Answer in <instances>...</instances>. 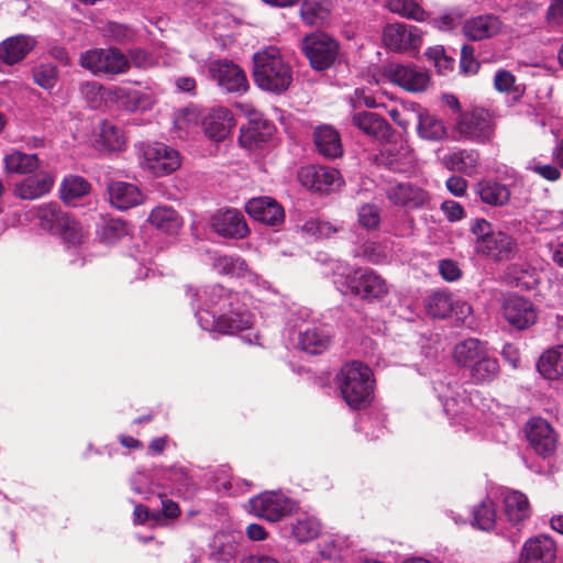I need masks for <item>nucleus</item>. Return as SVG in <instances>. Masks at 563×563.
Listing matches in <instances>:
<instances>
[{"label":"nucleus","instance_id":"obj_42","mask_svg":"<svg viewBox=\"0 0 563 563\" xmlns=\"http://www.w3.org/2000/svg\"><path fill=\"white\" fill-rule=\"evenodd\" d=\"M38 167L40 159L36 154L13 151L4 156V168L9 174H31Z\"/></svg>","mask_w":563,"mask_h":563},{"label":"nucleus","instance_id":"obj_10","mask_svg":"<svg viewBox=\"0 0 563 563\" xmlns=\"http://www.w3.org/2000/svg\"><path fill=\"white\" fill-rule=\"evenodd\" d=\"M140 155L142 168L157 177L172 174L180 167L178 151L163 143L142 144Z\"/></svg>","mask_w":563,"mask_h":563},{"label":"nucleus","instance_id":"obj_62","mask_svg":"<svg viewBox=\"0 0 563 563\" xmlns=\"http://www.w3.org/2000/svg\"><path fill=\"white\" fill-rule=\"evenodd\" d=\"M547 23L552 30H561L563 25V0H552L547 12Z\"/></svg>","mask_w":563,"mask_h":563},{"label":"nucleus","instance_id":"obj_54","mask_svg":"<svg viewBox=\"0 0 563 563\" xmlns=\"http://www.w3.org/2000/svg\"><path fill=\"white\" fill-rule=\"evenodd\" d=\"M357 256H362L365 261L378 265L389 260V251L387 246L380 243L368 241L361 246Z\"/></svg>","mask_w":563,"mask_h":563},{"label":"nucleus","instance_id":"obj_51","mask_svg":"<svg viewBox=\"0 0 563 563\" xmlns=\"http://www.w3.org/2000/svg\"><path fill=\"white\" fill-rule=\"evenodd\" d=\"M509 276L516 283V286L525 289H533L539 282L538 273L529 265H514L509 268Z\"/></svg>","mask_w":563,"mask_h":563},{"label":"nucleus","instance_id":"obj_57","mask_svg":"<svg viewBox=\"0 0 563 563\" xmlns=\"http://www.w3.org/2000/svg\"><path fill=\"white\" fill-rule=\"evenodd\" d=\"M358 223L366 230L377 229L380 223L379 209L375 205H363L358 209Z\"/></svg>","mask_w":563,"mask_h":563},{"label":"nucleus","instance_id":"obj_29","mask_svg":"<svg viewBox=\"0 0 563 563\" xmlns=\"http://www.w3.org/2000/svg\"><path fill=\"white\" fill-rule=\"evenodd\" d=\"M472 525L483 531H495L497 534L504 536L512 541L516 539V533L505 531L501 523L497 521L496 509L489 498L482 500L474 507Z\"/></svg>","mask_w":563,"mask_h":563},{"label":"nucleus","instance_id":"obj_26","mask_svg":"<svg viewBox=\"0 0 563 563\" xmlns=\"http://www.w3.org/2000/svg\"><path fill=\"white\" fill-rule=\"evenodd\" d=\"M386 195L391 203L407 209L422 208L429 201V194L410 183L390 185Z\"/></svg>","mask_w":563,"mask_h":563},{"label":"nucleus","instance_id":"obj_47","mask_svg":"<svg viewBox=\"0 0 563 563\" xmlns=\"http://www.w3.org/2000/svg\"><path fill=\"white\" fill-rule=\"evenodd\" d=\"M478 195L483 202L490 206H501L510 197L507 186L495 181H483L478 184Z\"/></svg>","mask_w":563,"mask_h":563},{"label":"nucleus","instance_id":"obj_17","mask_svg":"<svg viewBox=\"0 0 563 563\" xmlns=\"http://www.w3.org/2000/svg\"><path fill=\"white\" fill-rule=\"evenodd\" d=\"M383 41L395 52L418 49L422 43V32L415 25L391 23L384 27Z\"/></svg>","mask_w":563,"mask_h":563},{"label":"nucleus","instance_id":"obj_49","mask_svg":"<svg viewBox=\"0 0 563 563\" xmlns=\"http://www.w3.org/2000/svg\"><path fill=\"white\" fill-rule=\"evenodd\" d=\"M385 7L393 13L418 22L427 18V12L415 0H386Z\"/></svg>","mask_w":563,"mask_h":563},{"label":"nucleus","instance_id":"obj_50","mask_svg":"<svg viewBox=\"0 0 563 563\" xmlns=\"http://www.w3.org/2000/svg\"><path fill=\"white\" fill-rule=\"evenodd\" d=\"M213 267L220 274L243 276L247 271L244 260L233 255H218L213 260Z\"/></svg>","mask_w":563,"mask_h":563},{"label":"nucleus","instance_id":"obj_22","mask_svg":"<svg viewBox=\"0 0 563 563\" xmlns=\"http://www.w3.org/2000/svg\"><path fill=\"white\" fill-rule=\"evenodd\" d=\"M555 542L545 534L529 538L523 543L518 558V563H555Z\"/></svg>","mask_w":563,"mask_h":563},{"label":"nucleus","instance_id":"obj_20","mask_svg":"<svg viewBox=\"0 0 563 563\" xmlns=\"http://www.w3.org/2000/svg\"><path fill=\"white\" fill-rule=\"evenodd\" d=\"M498 493L504 505V514L507 522L519 531L520 526L531 515L528 497L519 490L507 487L499 488Z\"/></svg>","mask_w":563,"mask_h":563},{"label":"nucleus","instance_id":"obj_30","mask_svg":"<svg viewBox=\"0 0 563 563\" xmlns=\"http://www.w3.org/2000/svg\"><path fill=\"white\" fill-rule=\"evenodd\" d=\"M109 200L119 210H126L139 206L144 200V195L134 184L126 181H113L108 186Z\"/></svg>","mask_w":563,"mask_h":563},{"label":"nucleus","instance_id":"obj_15","mask_svg":"<svg viewBox=\"0 0 563 563\" xmlns=\"http://www.w3.org/2000/svg\"><path fill=\"white\" fill-rule=\"evenodd\" d=\"M298 179L303 187L322 192L336 190L343 185L338 169L321 165L302 167L298 173Z\"/></svg>","mask_w":563,"mask_h":563},{"label":"nucleus","instance_id":"obj_13","mask_svg":"<svg viewBox=\"0 0 563 563\" xmlns=\"http://www.w3.org/2000/svg\"><path fill=\"white\" fill-rule=\"evenodd\" d=\"M456 130L465 140L485 143L492 140L495 124L488 111L474 109L461 114L456 122Z\"/></svg>","mask_w":563,"mask_h":563},{"label":"nucleus","instance_id":"obj_23","mask_svg":"<svg viewBox=\"0 0 563 563\" xmlns=\"http://www.w3.org/2000/svg\"><path fill=\"white\" fill-rule=\"evenodd\" d=\"M503 314L512 327L519 330L529 328L538 319L534 305L520 296H509L504 300Z\"/></svg>","mask_w":563,"mask_h":563},{"label":"nucleus","instance_id":"obj_9","mask_svg":"<svg viewBox=\"0 0 563 563\" xmlns=\"http://www.w3.org/2000/svg\"><path fill=\"white\" fill-rule=\"evenodd\" d=\"M81 67L95 75H120L130 69L129 58L118 48H93L81 53Z\"/></svg>","mask_w":563,"mask_h":563},{"label":"nucleus","instance_id":"obj_46","mask_svg":"<svg viewBox=\"0 0 563 563\" xmlns=\"http://www.w3.org/2000/svg\"><path fill=\"white\" fill-rule=\"evenodd\" d=\"M468 372L474 383H489L497 377L499 373V364L497 358L487 353L477 363L470 367Z\"/></svg>","mask_w":563,"mask_h":563},{"label":"nucleus","instance_id":"obj_19","mask_svg":"<svg viewBox=\"0 0 563 563\" xmlns=\"http://www.w3.org/2000/svg\"><path fill=\"white\" fill-rule=\"evenodd\" d=\"M234 125L232 112L223 107L202 111L201 128L205 135L213 142H222Z\"/></svg>","mask_w":563,"mask_h":563},{"label":"nucleus","instance_id":"obj_58","mask_svg":"<svg viewBox=\"0 0 563 563\" xmlns=\"http://www.w3.org/2000/svg\"><path fill=\"white\" fill-rule=\"evenodd\" d=\"M303 230L313 236L328 239L338 231V228L328 221L310 219L303 224Z\"/></svg>","mask_w":563,"mask_h":563},{"label":"nucleus","instance_id":"obj_55","mask_svg":"<svg viewBox=\"0 0 563 563\" xmlns=\"http://www.w3.org/2000/svg\"><path fill=\"white\" fill-rule=\"evenodd\" d=\"M58 71L52 64H41L33 69V79L42 88L49 90L57 84Z\"/></svg>","mask_w":563,"mask_h":563},{"label":"nucleus","instance_id":"obj_33","mask_svg":"<svg viewBox=\"0 0 563 563\" xmlns=\"http://www.w3.org/2000/svg\"><path fill=\"white\" fill-rule=\"evenodd\" d=\"M54 178L48 173L27 177L14 188V195L24 200L37 199L51 191Z\"/></svg>","mask_w":563,"mask_h":563},{"label":"nucleus","instance_id":"obj_37","mask_svg":"<svg viewBox=\"0 0 563 563\" xmlns=\"http://www.w3.org/2000/svg\"><path fill=\"white\" fill-rule=\"evenodd\" d=\"M290 536L299 543L316 539L320 531V521L313 516L301 514L292 519L288 527Z\"/></svg>","mask_w":563,"mask_h":563},{"label":"nucleus","instance_id":"obj_4","mask_svg":"<svg viewBox=\"0 0 563 563\" xmlns=\"http://www.w3.org/2000/svg\"><path fill=\"white\" fill-rule=\"evenodd\" d=\"M336 379L341 395L351 408L360 409L369 405L375 383L369 366L352 361L341 368Z\"/></svg>","mask_w":563,"mask_h":563},{"label":"nucleus","instance_id":"obj_32","mask_svg":"<svg viewBox=\"0 0 563 563\" xmlns=\"http://www.w3.org/2000/svg\"><path fill=\"white\" fill-rule=\"evenodd\" d=\"M500 20L492 14L479 15L465 21L463 34L471 41H482L497 35L500 31Z\"/></svg>","mask_w":563,"mask_h":563},{"label":"nucleus","instance_id":"obj_18","mask_svg":"<svg viewBox=\"0 0 563 563\" xmlns=\"http://www.w3.org/2000/svg\"><path fill=\"white\" fill-rule=\"evenodd\" d=\"M107 99L129 112H145L155 103L154 95L145 89L115 86L107 91Z\"/></svg>","mask_w":563,"mask_h":563},{"label":"nucleus","instance_id":"obj_35","mask_svg":"<svg viewBox=\"0 0 563 563\" xmlns=\"http://www.w3.org/2000/svg\"><path fill=\"white\" fill-rule=\"evenodd\" d=\"M442 163L449 170L472 176L477 170L479 155L473 150H459L444 155Z\"/></svg>","mask_w":563,"mask_h":563},{"label":"nucleus","instance_id":"obj_6","mask_svg":"<svg viewBox=\"0 0 563 563\" xmlns=\"http://www.w3.org/2000/svg\"><path fill=\"white\" fill-rule=\"evenodd\" d=\"M434 390L451 423L463 424L468 429L467 424L479 418L481 412L473 404L472 393L454 377L438 383Z\"/></svg>","mask_w":563,"mask_h":563},{"label":"nucleus","instance_id":"obj_59","mask_svg":"<svg viewBox=\"0 0 563 563\" xmlns=\"http://www.w3.org/2000/svg\"><path fill=\"white\" fill-rule=\"evenodd\" d=\"M356 428L358 431L364 432L371 440L378 439L379 435L383 434V424L378 416L361 418L356 423Z\"/></svg>","mask_w":563,"mask_h":563},{"label":"nucleus","instance_id":"obj_2","mask_svg":"<svg viewBox=\"0 0 563 563\" xmlns=\"http://www.w3.org/2000/svg\"><path fill=\"white\" fill-rule=\"evenodd\" d=\"M253 78L262 90L280 95L292 84V68L279 48L269 46L254 54Z\"/></svg>","mask_w":563,"mask_h":563},{"label":"nucleus","instance_id":"obj_7","mask_svg":"<svg viewBox=\"0 0 563 563\" xmlns=\"http://www.w3.org/2000/svg\"><path fill=\"white\" fill-rule=\"evenodd\" d=\"M36 218L43 230L60 236L69 246H77L82 242L80 224L68 213L63 212L57 203L40 206L36 209Z\"/></svg>","mask_w":563,"mask_h":563},{"label":"nucleus","instance_id":"obj_44","mask_svg":"<svg viewBox=\"0 0 563 563\" xmlns=\"http://www.w3.org/2000/svg\"><path fill=\"white\" fill-rule=\"evenodd\" d=\"M210 555L214 561L230 563L238 553V542L231 533H217L210 544Z\"/></svg>","mask_w":563,"mask_h":563},{"label":"nucleus","instance_id":"obj_64","mask_svg":"<svg viewBox=\"0 0 563 563\" xmlns=\"http://www.w3.org/2000/svg\"><path fill=\"white\" fill-rule=\"evenodd\" d=\"M130 65L133 64L136 68L147 69L155 65L153 56L142 48H132L129 51Z\"/></svg>","mask_w":563,"mask_h":563},{"label":"nucleus","instance_id":"obj_34","mask_svg":"<svg viewBox=\"0 0 563 563\" xmlns=\"http://www.w3.org/2000/svg\"><path fill=\"white\" fill-rule=\"evenodd\" d=\"M148 222L154 228L168 235L177 234L183 227V220L179 213L167 206L155 207L148 216Z\"/></svg>","mask_w":563,"mask_h":563},{"label":"nucleus","instance_id":"obj_39","mask_svg":"<svg viewBox=\"0 0 563 563\" xmlns=\"http://www.w3.org/2000/svg\"><path fill=\"white\" fill-rule=\"evenodd\" d=\"M352 122L365 134L376 139L385 137L389 133L387 121L373 112H356L352 118Z\"/></svg>","mask_w":563,"mask_h":563},{"label":"nucleus","instance_id":"obj_43","mask_svg":"<svg viewBox=\"0 0 563 563\" xmlns=\"http://www.w3.org/2000/svg\"><path fill=\"white\" fill-rule=\"evenodd\" d=\"M454 296L446 289L431 291L426 299V309L433 318L444 319L451 316Z\"/></svg>","mask_w":563,"mask_h":563},{"label":"nucleus","instance_id":"obj_28","mask_svg":"<svg viewBox=\"0 0 563 563\" xmlns=\"http://www.w3.org/2000/svg\"><path fill=\"white\" fill-rule=\"evenodd\" d=\"M35 37L26 34L10 36L0 43V59L7 65H14L24 59L35 47Z\"/></svg>","mask_w":563,"mask_h":563},{"label":"nucleus","instance_id":"obj_3","mask_svg":"<svg viewBox=\"0 0 563 563\" xmlns=\"http://www.w3.org/2000/svg\"><path fill=\"white\" fill-rule=\"evenodd\" d=\"M334 275L341 279H335L336 285L346 287L351 294L363 300H379L389 292V285L386 279L372 268L360 267L352 271L349 265L336 262L334 264ZM338 288L344 292L340 286Z\"/></svg>","mask_w":563,"mask_h":563},{"label":"nucleus","instance_id":"obj_48","mask_svg":"<svg viewBox=\"0 0 563 563\" xmlns=\"http://www.w3.org/2000/svg\"><path fill=\"white\" fill-rule=\"evenodd\" d=\"M90 190V185L80 176L65 177L60 185V197L64 202L73 205L76 199L86 196Z\"/></svg>","mask_w":563,"mask_h":563},{"label":"nucleus","instance_id":"obj_36","mask_svg":"<svg viewBox=\"0 0 563 563\" xmlns=\"http://www.w3.org/2000/svg\"><path fill=\"white\" fill-rule=\"evenodd\" d=\"M313 136L319 153L324 157L335 158L342 155L343 148L340 135L332 126L317 128Z\"/></svg>","mask_w":563,"mask_h":563},{"label":"nucleus","instance_id":"obj_41","mask_svg":"<svg viewBox=\"0 0 563 563\" xmlns=\"http://www.w3.org/2000/svg\"><path fill=\"white\" fill-rule=\"evenodd\" d=\"M97 145L102 150L119 152L125 147V136L122 129L110 121H103L99 126Z\"/></svg>","mask_w":563,"mask_h":563},{"label":"nucleus","instance_id":"obj_11","mask_svg":"<svg viewBox=\"0 0 563 563\" xmlns=\"http://www.w3.org/2000/svg\"><path fill=\"white\" fill-rule=\"evenodd\" d=\"M302 51L316 70L330 68L339 56L340 45L325 33H312L303 38Z\"/></svg>","mask_w":563,"mask_h":563},{"label":"nucleus","instance_id":"obj_61","mask_svg":"<svg viewBox=\"0 0 563 563\" xmlns=\"http://www.w3.org/2000/svg\"><path fill=\"white\" fill-rule=\"evenodd\" d=\"M462 23V15L456 12H448L432 19L431 24L440 31H452Z\"/></svg>","mask_w":563,"mask_h":563},{"label":"nucleus","instance_id":"obj_21","mask_svg":"<svg viewBox=\"0 0 563 563\" xmlns=\"http://www.w3.org/2000/svg\"><path fill=\"white\" fill-rule=\"evenodd\" d=\"M526 437L531 448L542 456L551 455L556 448V434L548 421L532 418L526 424Z\"/></svg>","mask_w":563,"mask_h":563},{"label":"nucleus","instance_id":"obj_52","mask_svg":"<svg viewBox=\"0 0 563 563\" xmlns=\"http://www.w3.org/2000/svg\"><path fill=\"white\" fill-rule=\"evenodd\" d=\"M128 234V225L121 219H109L104 222L99 231L102 242L113 244Z\"/></svg>","mask_w":563,"mask_h":563},{"label":"nucleus","instance_id":"obj_12","mask_svg":"<svg viewBox=\"0 0 563 563\" xmlns=\"http://www.w3.org/2000/svg\"><path fill=\"white\" fill-rule=\"evenodd\" d=\"M250 511L271 522L279 521L290 514L296 503L282 492H264L250 499Z\"/></svg>","mask_w":563,"mask_h":563},{"label":"nucleus","instance_id":"obj_8","mask_svg":"<svg viewBox=\"0 0 563 563\" xmlns=\"http://www.w3.org/2000/svg\"><path fill=\"white\" fill-rule=\"evenodd\" d=\"M292 327L297 329L300 347L310 354H321L330 345V333L323 324L311 318V311L300 308L291 319Z\"/></svg>","mask_w":563,"mask_h":563},{"label":"nucleus","instance_id":"obj_25","mask_svg":"<svg viewBox=\"0 0 563 563\" xmlns=\"http://www.w3.org/2000/svg\"><path fill=\"white\" fill-rule=\"evenodd\" d=\"M379 162L391 172L407 173L413 167L415 156L404 141H394L383 146Z\"/></svg>","mask_w":563,"mask_h":563},{"label":"nucleus","instance_id":"obj_38","mask_svg":"<svg viewBox=\"0 0 563 563\" xmlns=\"http://www.w3.org/2000/svg\"><path fill=\"white\" fill-rule=\"evenodd\" d=\"M487 353L488 350L485 343L477 339H467L456 344L454 358L457 364L468 369Z\"/></svg>","mask_w":563,"mask_h":563},{"label":"nucleus","instance_id":"obj_31","mask_svg":"<svg viewBox=\"0 0 563 563\" xmlns=\"http://www.w3.org/2000/svg\"><path fill=\"white\" fill-rule=\"evenodd\" d=\"M412 111L418 120L417 133L419 137L432 142L445 139L448 130L441 119L420 106H412Z\"/></svg>","mask_w":563,"mask_h":563},{"label":"nucleus","instance_id":"obj_1","mask_svg":"<svg viewBox=\"0 0 563 563\" xmlns=\"http://www.w3.org/2000/svg\"><path fill=\"white\" fill-rule=\"evenodd\" d=\"M188 296L200 301L192 302L195 316L200 328L205 331L221 334H235L251 329L253 316L240 301L236 294L220 285H211L202 290L189 288Z\"/></svg>","mask_w":563,"mask_h":563},{"label":"nucleus","instance_id":"obj_16","mask_svg":"<svg viewBox=\"0 0 563 563\" xmlns=\"http://www.w3.org/2000/svg\"><path fill=\"white\" fill-rule=\"evenodd\" d=\"M383 74L390 82L410 92L423 91L430 82L428 71L415 65L389 64Z\"/></svg>","mask_w":563,"mask_h":563},{"label":"nucleus","instance_id":"obj_45","mask_svg":"<svg viewBox=\"0 0 563 563\" xmlns=\"http://www.w3.org/2000/svg\"><path fill=\"white\" fill-rule=\"evenodd\" d=\"M332 10L330 0H303L300 7L302 21L308 25H317L325 21Z\"/></svg>","mask_w":563,"mask_h":563},{"label":"nucleus","instance_id":"obj_40","mask_svg":"<svg viewBox=\"0 0 563 563\" xmlns=\"http://www.w3.org/2000/svg\"><path fill=\"white\" fill-rule=\"evenodd\" d=\"M562 345L547 350L537 363L540 375L548 380H556L563 373Z\"/></svg>","mask_w":563,"mask_h":563},{"label":"nucleus","instance_id":"obj_24","mask_svg":"<svg viewBox=\"0 0 563 563\" xmlns=\"http://www.w3.org/2000/svg\"><path fill=\"white\" fill-rule=\"evenodd\" d=\"M211 228L220 236L243 239L249 233L244 216L236 209L219 210L211 218Z\"/></svg>","mask_w":563,"mask_h":563},{"label":"nucleus","instance_id":"obj_60","mask_svg":"<svg viewBox=\"0 0 563 563\" xmlns=\"http://www.w3.org/2000/svg\"><path fill=\"white\" fill-rule=\"evenodd\" d=\"M132 489L143 496L144 498H148V496L155 493L154 485L148 476V474L144 472H137L131 478Z\"/></svg>","mask_w":563,"mask_h":563},{"label":"nucleus","instance_id":"obj_27","mask_svg":"<svg viewBox=\"0 0 563 563\" xmlns=\"http://www.w3.org/2000/svg\"><path fill=\"white\" fill-rule=\"evenodd\" d=\"M245 209L254 220L268 225L282 223L285 217L283 207L271 197L252 198L246 202Z\"/></svg>","mask_w":563,"mask_h":563},{"label":"nucleus","instance_id":"obj_14","mask_svg":"<svg viewBox=\"0 0 563 563\" xmlns=\"http://www.w3.org/2000/svg\"><path fill=\"white\" fill-rule=\"evenodd\" d=\"M211 78L227 92L243 93L249 89V81L243 69L228 59H217L208 67Z\"/></svg>","mask_w":563,"mask_h":563},{"label":"nucleus","instance_id":"obj_5","mask_svg":"<svg viewBox=\"0 0 563 563\" xmlns=\"http://www.w3.org/2000/svg\"><path fill=\"white\" fill-rule=\"evenodd\" d=\"M470 231L474 235L475 253L494 262L509 260L518 250L517 241L511 235L495 230L485 219L472 220Z\"/></svg>","mask_w":563,"mask_h":563},{"label":"nucleus","instance_id":"obj_53","mask_svg":"<svg viewBox=\"0 0 563 563\" xmlns=\"http://www.w3.org/2000/svg\"><path fill=\"white\" fill-rule=\"evenodd\" d=\"M101 31L104 37L119 44L129 43L135 38L133 29L117 22H108Z\"/></svg>","mask_w":563,"mask_h":563},{"label":"nucleus","instance_id":"obj_63","mask_svg":"<svg viewBox=\"0 0 563 563\" xmlns=\"http://www.w3.org/2000/svg\"><path fill=\"white\" fill-rule=\"evenodd\" d=\"M461 70L464 74H475L478 70L479 64L474 56V47L471 45H463L461 49Z\"/></svg>","mask_w":563,"mask_h":563},{"label":"nucleus","instance_id":"obj_56","mask_svg":"<svg viewBox=\"0 0 563 563\" xmlns=\"http://www.w3.org/2000/svg\"><path fill=\"white\" fill-rule=\"evenodd\" d=\"M202 111L195 108H187L178 112L175 124L179 130H184L187 133L192 131L195 128L201 125Z\"/></svg>","mask_w":563,"mask_h":563}]
</instances>
